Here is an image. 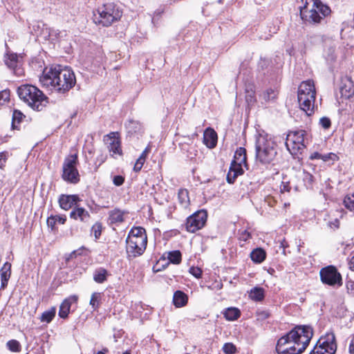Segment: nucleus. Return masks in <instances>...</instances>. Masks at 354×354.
Segmentation results:
<instances>
[{"label":"nucleus","mask_w":354,"mask_h":354,"mask_svg":"<svg viewBox=\"0 0 354 354\" xmlns=\"http://www.w3.org/2000/svg\"><path fill=\"white\" fill-rule=\"evenodd\" d=\"M42 34L44 35L46 39H50L53 35H57L56 30L48 28L46 24H43Z\"/></svg>","instance_id":"nucleus-45"},{"label":"nucleus","mask_w":354,"mask_h":354,"mask_svg":"<svg viewBox=\"0 0 354 354\" xmlns=\"http://www.w3.org/2000/svg\"><path fill=\"white\" fill-rule=\"evenodd\" d=\"M78 157L77 154H71L65 158L62 166V179L71 184H77L80 180L79 171L77 169Z\"/></svg>","instance_id":"nucleus-7"},{"label":"nucleus","mask_w":354,"mask_h":354,"mask_svg":"<svg viewBox=\"0 0 354 354\" xmlns=\"http://www.w3.org/2000/svg\"><path fill=\"white\" fill-rule=\"evenodd\" d=\"M6 346H7V348L12 352L17 353V352L21 351V346L19 342H18L16 339L9 340L7 342Z\"/></svg>","instance_id":"nucleus-36"},{"label":"nucleus","mask_w":354,"mask_h":354,"mask_svg":"<svg viewBox=\"0 0 354 354\" xmlns=\"http://www.w3.org/2000/svg\"><path fill=\"white\" fill-rule=\"evenodd\" d=\"M26 116L23 112H12L11 129L12 130H19L20 124L24 121Z\"/></svg>","instance_id":"nucleus-30"},{"label":"nucleus","mask_w":354,"mask_h":354,"mask_svg":"<svg viewBox=\"0 0 354 354\" xmlns=\"http://www.w3.org/2000/svg\"><path fill=\"white\" fill-rule=\"evenodd\" d=\"M324 162H330L333 164L335 161L338 160V156L334 153H328L322 155V159Z\"/></svg>","instance_id":"nucleus-46"},{"label":"nucleus","mask_w":354,"mask_h":354,"mask_svg":"<svg viewBox=\"0 0 354 354\" xmlns=\"http://www.w3.org/2000/svg\"><path fill=\"white\" fill-rule=\"evenodd\" d=\"M313 8L308 12L307 22L312 24L326 22L325 19L330 15L331 10L329 6L324 4L320 0H312Z\"/></svg>","instance_id":"nucleus-8"},{"label":"nucleus","mask_w":354,"mask_h":354,"mask_svg":"<svg viewBox=\"0 0 354 354\" xmlns=\"http://www.w3.org/2000/svg\"><path fill=\"white\" fill-rule=\"evenodd\" d=\"M278 91L272 88H268L263 93V98L266 102L272 101L277 98Z\"/></svg>","instance_id":"nucleus-34"},{"label":"nucleus","mask_w":354,"mask_h":354,"mask_svg":"<svg viewBox=\"0 0 354 354\" xmlns=\"http://www.w3.org/2000/svg\"><path fill=\"white\" fill-rule=\"evenodd\" d=\"M348 349L350 354H354V335L351 340Z\"/></svg>","instance_id":"nucleus-60"},{"label":"nucleus","mask_w":354,"mask_h":354,"mask_svg":"<svg viewBox=\"0 0 354 354\" xmlns=\"http://www.w3.org/2000/svg\"><path fill=\"white\" fill-rule=\"evenodd\" d=\"M266 257V252L263 249L261 248L253 250L250 253V258L252 261L256 263H262L265 260Z\"/></svg>","instance_id":"nucleus-27"},{"label":"nucleus","mask_w":354,"mask_h":354,"mask_svg":"<svg viewBox=\"0 0 354 354\" xmlns=\"http://www.w3.org/2000/svg\"><path fill=\"white\" fill-rule=\"evenodd\" d=\"M350 266L351 268H352L354 270V256L351 258L350 261Z\"/></svg>","instance_id":"nucleus-63"},{"label":"nucleus","mask_w":354,"mask_h":354,"mask_svg":"<svg viewBox=\"0 0 354 354\" xmlns=\"http://www.w3.org/2000/svg\"><path fill=\"white\" fill-rule=\"evenodd\" d=\"M145 159H143L142 157H139L135 165H134V167H133V171H136V172H138L141 170L145 162Z\"/></svg>","instance_id":"nucleus-49"},{"label":"nucleus","mask_w":354,"mask_h":354,"mask_svg":"<svg viewBox=\"0 0 354 354\" xmlns=\"http://www.w3.org/2000/svg\"><path fill=\"white\" fill-rule=\"evenodd\" d=\"M127 253L129 257H136L140 256L145 252L147 244V236H129L126 239Z\"/></svg>","instance_id":"nucleus-9"},{"label":"nucleus","mask_w":354,"mask_h":354,"mask_svg":"<svg viewBox=\"0 0 354 354\" xmlns=\"http://www.w3.org/2000/svg\"><path fill=\"white\" fill-rule=\"evenodd\" d=\"M100 299H101V293L93 292L91 295V298L90 300V305H91L94 309L97 308L100 306Z\"/></svg>","instance_id":"nucleus-40"},{"label":"nucleus","mask_w":354,"mask_h":354,"mask_svg":"<svg viewBox=\"0 0 354 354\" xmlns=\"http://www.w3.org/2000/svg\"><path fill=\"white\" fill-rule=\"evenodd\" d=\"M256 159L262 165H274L277 150V145L265 136L259 135L255 142Z\"/></svg>","instance_id":"nucleus-5"},{"label":"nucleus","mask_w":354,"mask_h":354,"mask_svg":"<svg viewBox=\"0 0 354 354\" xmlns=\"http://www.w3.org/2000/svg\"><path fill=\"white\" fill-rule=\"evenodd\" d=\"M1 100L4 102L10 100V91L8 89H6L0 92V100Z\"/></svg>","instance_id":"nucleus-54"},{"label":"nucleus","mask_w":354,"mask_h":354,"mask_svg":"<svg viewBox=\"0 0 354 354\" xmlns=\"http://www.w3.org/2000/svg\"><path fill=\"white\" fill-rule=\"evenodd\" d=\"M320 279L324 284L330 286H341L342 279L340 273L334 266H328L320 270Z\"/></svg>","instance_id":"nucleus-10"},{"label":"nucleus","mask_w":354,"mask_h":354,"mask_svg":"<svg viewBox=\"0 0 354 354\" xmlns=\"http://www.w3.org/2000/svg\"><path fill=\"white\" fill-rule=\"evenodd\" d=\"M223 314L227 321H235L240 317L241 311L237 308L229 307L225 309Z\"/></svg>","instance_id":"nucleus-25"},{"label":"nucleus","mask_w":354,"mask_h":354,"mask_svg":"<svg viewBox=\"0 0 354 354\" xmlns=\"http://www.w3.org/2000/svg\"><path fill=\"white\" fill-rule=\"evenodd\" d=\"M308 96V97L315 98L316 91L314 82L312 80L304 81L301 83L298 88V94Z\"/></svg>","instance_id":"nucleus-18"},{"label":"nucleus","mask_w":354,"mask_h":354,"mask_svg":"<svg viewBox=\"0 0 354 354\" xmlns=\"http://www.w3.org/2000/svg\"><path fill=\"white\" fill-rule=\"evenodd\" d=\"M78 297L76 295H72L65 299L59 307V316L62 319L68 317L70 310L73 304H76Z\"/></svg>","instance_id":"nucleus-17"},{"label":"nucleus","mask_w":354,"mask_h":354,"mask_svg":"<svg viewBox=\"0 0 354 354\" xmlns=\"http://www.w3.org/2000/svg\"><path fill=\"white\" fill-rule=\"evenodd\" d=\"M8 153L3 151L0 153V168H3L8 158Z\"/></svg>","instance_id":"nucleus-55"},{"label":"nucleus","mask_w":354,"mask_h":354,"mask_svg":"<svg viewBox=\"0 0 354 354\" xmlns=\"http://www.w3.org/2000/svg\"><path fill=\"white\" fill-rule=\"evenodd\" d=\"M70 217L75 220H80L82 222L86 223L89 221L91 215L84 208L76 205L70 213Z\"/></svg>","instance_id":"nucleus-20"},{"label":"nucleus","mask_w":354,"mask_h":354,"mask_svg":"<svg viewBox=\"0 0 354 354\" xmlns=\"http://www.w3.org/2000/svg\"><path fill=\"white\" fill-rule=\"evenodd\" d=\"M287 136L297 141V144H306V131L304 130L290 131Z\"/></svg>","instance_id":"nucleus-29"},{"label":"nucleus","mask_w":354,"mask_h":354,"mask_svg":"<svg viewBox=\"0 0 354 354\" xmlns=\"http://www.w3.org/2000/svg\"><path fill=\"white\" fill-rule=\"evenodd\" d=\"M339 92L342 97L349 99L354 95V83L351 77H342L339 85Z\"/></svg>","instance_id":"nucleus-14"},{"label":"nucleus","mask_w":354,"mask_h":354,"mask_svg":"<svg viewBox=\"0 0 354 354\" xmlns=\"http://www.w3.org/2000/svg\"><path fill=\"white\" fill-rule=\"evenodd\" d=\"M75 255H76V251H73V252H72L69 254L68 257H67V258L66 259V261H69V259H72V258H73L74 257H75Z\"/></svg>","instance_id":"nucleus-62"},{"label":"nucleus","mask_w":354,"mask_h":354,"mask_svg":"<svg viewBox=\"0 0 354 354\" xmlns=\"http://www.w3.org/2000/svg\"><path fill=\"white\" fill-rule=\"evenodd\" d=\"M109 275L111 274L107 270L100 267L94 270L93 280L97 283H103L107 280Z\"/></svg>","instance_id":"nucleus-24"},{"label":"nucleus","mask_w":354,"mask_h":354,"mask_svg":"<svg viewBox=\"0 0 354 354\" xmlns=\"http://www.w3.org/2000/svg\"><path fill=\"white\" fill-rule=\"evenodd\" d=\"M319 124L324 129H328L331 126V121L328 117H322L319 120Z\"/></svg>","instance_id":"nucleus-47"},{"label":"nucleus","mask_w":354,"mask_h":354,"mask_svg":"<svg viewBox=\"0 0 354 354\" xmlns=\"http://www.w3.org/2000/svg\"><path fill=\"white\" fill-rule=\"evenodd\" d=\"M313 335L310 326H296L279 339L276 346L278 354H299L305 351Z\"/></svg>","instance_id":"nucleus-1"},{"label":"nucleus","mask_w":354,"mask_h":354,"mask_svg":"<svg viewBox=\"0 0 354 354\" xmlns=\"http://www.w3.org/2000/svg\"><path fill=\"white\" fill-rule=\"evenodd\" d=\"M56 308H51L50 310L44 311L41 316V322L50 323L55 316Z\"/></svg>","instance_id":"nucleus-33"},{"label":"nucleus","mask_w":354,"mask_h":354,"mask_svg":"<svg viewBox=\"0 0 354 354\" xmlns=\"http://www.w3.org/2000/svg\"><path fill=\"white\" fill-rule=\"evenodd\" d=\"M301 2L304 3V6L300 7V16L303 20L307 21L308 19L306 17H307L308 12L309 11L307 10L308 2V0H301Z\"/></svg>","instance_id":"nucleus-44"},{"label":"nucleus","mask_w":354,"mask_h":354,"mask_svg":"<svg viewBox=\"0 0 354 354\" xmlns=\"http://www.w3.org/2000/svg\"><path fill=\"white\" fill-rule=\"evenodd\" d=\"M251 238V234L246 230L239 232V239L240 241H247Z\"/></svg>","instance_id":"nucleus-48"},{"label":"nucleus","mask_w":354,"mask_h":354,"mask_svg":"<svg viewBox=\"0 0 354 354\" xmlns=\"http://www.w3.org/2000/svg\"><path fill=\"white\" fill-rule=\"evenodd\" d=\"M167 259L169 263L179 264L182 261V254L179 250H173L167 252Z\"/></svg>","instance_id":"nucleus-32"},{"label":"nucleus","mask_w":354,"mask_h":354,"mask_svg":"<svg viewBox=\"0 0 354 354\" xmlns=\"http://www.w3.org/2000/svg\"><path fill=\"white\" fill-rule=\"evenodd\" d=\"M178 200L181 205L187 206L189 203L188 192L185 189H181L178 192Z\"/></svg>","instance_id":"nucleus-39"},{"label":"nucleus","mask_w":354,"mask_h":354,"mask_svg":"<svg viewBox=\"0 0 354 354\" xmlns=\"http://www.w3.org/2000/svg\"><path fill=\"white\" fill-rule=\"evenodd\" d=\"M344 205L346 209L354 212V194L351 196L347 195L344 198Z\"/></svg>","instance_id":"nucleus-38"},{"label":"nucleus","mask_w":354,"mask_h":354,"mask_svg":"<svg viewBox=\"0 0 354 354\" xmlns=\"http://www.w3.org/2000/svg\"><path fill=\"white\" fill-rule=\"evenodd\" d=\"M322 155L319 152H314L310 156V160H315V159H322Z\"/></svg>","instance_id":"nucleus-61"},{"label":"nucleus","mask_w":354,"mask_h":354,"mask_svg":"<svg viewBox=\"0 0 354 354\" xmlns=\"http://www.w3.org/2000/svg\"><path fill=\"white\" fill-rule=\"evenodd\" d=\"M111 139V142L109 146V150L111 153H112L111 156L114 155H122V151L120 147V141L115 138H110Z\"/></svg>","instance_id":"nucleus-31"},{"label":"nucleus","mask_w":354,"mask_h":354,"mask_svg":"<svg viewBox=\"0 0 354 354\" xmlns=\"http://www.w3.org/2000/svg\"><path fill=\"white\" fill-rule=\"evenodd\" d=\"M189 273L197 279H200L202 277V270L198 267H191L189 268Z\"/></svg>","instance_id":"nucleus-50"},{"label":"nucleus","mask_w":354,"mask_h":354,"mask_svg":"<svg viewBox=\"0 0 354 354\" xmlns=\"http://www.w3.org/2000/svg\"><path fill=\"white\" fill-rule=\"evenodd\" d=\"M122 16V11L119 6L113 2H108L99 6L93 12V20L97 25L109 27L115 21H119Z\"/></svg>","instance_id":"nucleus-3"},{"label":"nucleus","mask_w":354,"mask_h":354,"mask_svg":"<svg viewBox=\"0 0 354 354\" xmlns=\"http://www.w3.org/2000/svg\"><path fill=\"white\" fill-rule=\"evenodd\" d=\"M57 223V217L51 215L47 218V225L52 231L55 230V224Z\"/></svg>","instance_id":"nucleus-52"},{"label":"nucleus","mask_w":354,"mask_h":354,"mask_svg":"<svg viewBox=\"0 0 354 354\" xmlns=\"http://www.w3.org/2000/svg\"><path fill=\"white\" fill-rule=\"evenodd\" d=\"M39 80L44 86H51V89L62 95L67 93L76 83L73 70L68 67L62 68L60 65L51 67L48 71L44 72Z\"/></svg>","instance_id":"nucleus-2"},{"label":"nucleus","mask_w":354,"mask_h":354,"mask_svg":"<svg viewBox=\"0 0 354 354\" xmlns=\"http://www.w3.org/2000/svg\"><path fill=\"white\" fill-rule=\"evenodd\" d=\"M286 146L289 152L294 156L301 155L306 147V144H297V142L287 136Z\"/></svg>","instance_id":"nucleus-16"},{"label":"nucleus","mask_w":354,"mask_h":354,"mask_svg":"<svg viewBox=\"0 0 354 354\" xmlns=\"http://www.w3.org/2000/svg\"><path fill=\"white\" fill-rule=\"evenodd\" d=\"M8 281V279L1 278V289L3 290L7 287Z\"/></svg>","instance_id":"nucleus-59"},{"label":"nucleus","mask_w":354,"mask_h":354,"mask_svg":"<svg viewBox=\"0 0 354 354\" xmlns=\"http://www.w3.org/2000/svg\"><path fill=\"white\" fill-rule=\"evenodd\" d=\"M243 165L248 169L246 149L241 147L236 149L227 174L226 180L229 184H233L236 178L243 174Z\"/></svg>","instance_id":"nucleus-6"},{"label":"nucleus","mask_w":354,"mask_h":354,"mask_svg":"<svg viewBox=\"0 0 354 354\" xmlns=\"http://www.w3.org/2000/svg\"><path fill=\"white\" fill-rule=\"evenodd\" d=\"M290 187L289 185V183H283V184L281 185V192H290Z\"/></svg>","instance_id":"nucleus-58"},{"label":"nucleus","mask_w":354,"mask_h":354,"mask_svg":"<svg viewBox=\"0 0 354 354\" xmlns=\"http://www.w3.org/2000/svg\"><path fill=\"white\" fill-rule=\"evenodd\" d=\"M223 351L225 354H234L236 353V348L234 344L227 342L223 345Z\"/></svg>","instance_id":"nucleus-43"},{"label":"nucleus","mask_w":354,"mask_h":354,"mask_svg":"<svg viewBox=\"0 0 354 354\" xmlns=\"http://www.w3.org/2000/svg\"><path fill=\"white\" fill-rule=\"evenodd\" d=\"M207 214L205 210H199L189 216L185 224L187 232L194 233L201 229L207 221Z\"/></svg>","instance_id":"nucleus-11"},{"label":"nucleus","mask_w":354,"mask_h":354,"mask_svg":"<svg viewBox=\"0 0 354 354\" xmlns=\"http://www.w3.org/2000/svg\"><path fill=\"white\" fill-rule=\"evenodd\" d=\"M257 315L259 319L263 320L268 318L270 315V313L268 310H258Z\"/></svg>","instance_id":"nucleus-53"},{"label":"nucleus","mask_w":354,"mask_h":354,"mask_svg":"<svg viewBox=\"0 0 354 354\" xmlns=\"http://www.w3.org/2000/svg\"><path fill=\"white\" fill-rule=\"evenodd\" d=\"M18 96L32 109L39 111L40 106H45L48 98L37 87L32 84H22L17 88Z\"/></svg>","instance_id":"nucleus-4"},{"label":"nucleus","mask_w":354,"mask_h":354,"mask_svg":"<svg viewBox=\"0 0 354 354\" xmlns=\"http://www.w3.org/2000/svg\"><path fill=\"white\" fill-rule=\"evenodd\" d=\"M11 263L6 262L0 270L1 278L10 279L11 276Z\"/></svg>","instance_id":"nucleus-35"},{"label":"nucleus","mask_w":354,"mask_h":354,"mask_svg":"<svg viewBox=\"0 0 354 354\" xmlns=\"http://www.w3.org/2000/svg\"><path fill=\"white\" fill-rule=\"evenodd\" d=\"M216 132L211 127L207 128L203 133V143L209 148L213 149L217 144Z\"/></svg>","instance_id":"nucleus-19"},{"label":"nucleus","mask_w":354,"mask_h":354,"mask_svg":"<svg viewBox=\"0 0 354 354\" xmlns=\"http://www.w3.org/2000/svg\"><path fill=\"white\" fill-rule=\"evenodd\" d=\"M124 212L115 208L109 213V222L110 224H118L124 221Z\"/></svg>","instance_id":"nucleus-23"},{"label":"nucleus","mask_w":354,"mask_h":354,"mask_svg":"<svg viewBox=\"0 0 354 354\" xmlns=\"http://www.w3.org/2000/svg\"><path fill=\"white\" fill-rule=\"evenodd\" d=\"M4 62L16 76L21 77L24 75L22 62L19 60L18 54L7 51L4 55Z\"/></svg>","instance_id":"nucleus-12"},{"label":"nucleus","mask_w":354,"mask_h":354,"mask_svg":"<svg viewBox=\"0 0 354 354\" xmlns=\"http://www.w3.org/2000/svg\"><path fill=\"white\" fill-rule=\"evenodd\" d=\"M315 346L323 347L326 351L335 354L337 343L335 334L332 331H330L327 332L324 335H322L317 342Z\"/></svg>","instance_id":"nucleus-13"},{"label":"nucleus","mask_w":354,"mask_h":354,"mask_svg":"<svg viewBox=\"0 0 354 354\" xmlns=\"http://www.w3.org/2000/svg\"><path fill=\"white\" fill-rule=\"evenodd\" d=\"M250 298L255 301H261L265 298V290L262 287H254L249 293Z\"/></svg>","instance_id":"nucleus-26"},{"label":"nucleus","mask_w":354,"mask_h":354,"mask_svg":"<svg viewBox=\"0 0 354 354\" xmlns=\"http://www.w3.org/2000/svg\"><path fill=\"white\" fill-rule=\"evenodd\" d=\"M188 301L187 295L181 290H176L173 297V304L176 308L185 306Z\"/></svg>","instance_id":"nucleus-22"},{"label":"nucleus","mask_w":354,"mask_h":354,"mask_svg":"<svg viewBox=\"0 0 354 354\" xmlns=\"http://www.w3.org/2000/svg\"><path fill=\"white\" fill-rule=\"evenodd\" d=\"M102 225L100 222L95 223L91 227V232L93 233L95 239H98L102 234Z\"/></svg>","instance_id":"nucleus-41"},{"label":"nucleus","mask_w":354,"mask_h":354,"mask_svg":"<svg viewBox=\"0 0 354 354\" xmlns=\"http://www.w3.org/2000/svg\"><path fill=\"white\" fill-rule=\"evenodd\" d=\"M54 217H57V222L60 224H64L66 221V216L55 215Z\"/></svg>","instance_id":"nucleus-57"},{"label":"nucleus","mask_w":354,"mask_h":354,"mask_svg":"<svg viewBox=\"0 0 354 354\" xmlns=\"http://www.w3.org/2000/svg\"><path fill=\"white\" fill-rule=\"evenodd\" d=\"M106 352H108V350L104 348L102 351H98L96 354H105Z\"/></svg>","instance_id":"nucleus-64"},{"label":"nucleus","mask_w":354,"mask_h":354,"mask_svg":"<svg viewBox=\"0 0 354 354\" xmlns=\"http://www.w3.org/2000/svg\"><path fill=\"white\" fill-rule=\"evenodd\" d=\"M125 125L127 128L130 129L134 132L139 131L140 129V124L138 121H136L133 119H129L125 123Z\"/></svg>","instance_id":"nucleus-42"},{"label":"nucleus","mask_w":354,"mask_h":354,"mask_svg":"<svg viewBox=\"0 0 354 354\" xmlns=\"http://www.w3.org/2000/svg\"><path fill=\"white\" fill-rule=\"evenodd\" d=\"M151 151V148L149 146L147 147L145 150L142 152V153L140 154V156L139 157H142L143 159H145L147 158L149 153Z\"/></svg>","instance_id":"nucleus-56"},{"label":"nucleus","mask_w":354,"mask_h":354,"mask_svg":"<svg viewBox=\"0 0 354 354\" xmlns=\"http://www.w3.org/2000/svg\"><path fill=\"white\" fill-rule=\"evenodd\" d=\"M297 95L298 102L301 111H314L317 109V106L315 105V98L308 97V96Z\"/></svg>","instance_id":"nucleus-21"},{"label":"nucleus","mask_w":354,"mask_h":354,"mask_svg":"<svg viewBox=\"0 0 354 354\" xmlns=\"http://www.w3.org/2000/svg\"><path fill=\"white\" fill-rule=\"evenodd\" d=\"M142 235H143L144 236H147L145 230L142 227H133L130 230L127 237H129V236H131V237L132 236H133V237L139 236L140 237Z\"/></svg>","instance_id":"nucleus-37"},{"label":"nucleus","mask_w":354,"mask_h":354,"mask_svg":"<svg viewBox=\"0 0 354 354\" xmlns=\"http://www.w3.org/2000/svg\"><path fill=\"white\" fill-rule=\"evenodd\" d=\"M299 178L301 179L306 189H313L315 178L311 174L306 171V170H303V171L299 175Z\"/></svg>","instance_id":"nucleus-28"},{"label":"nucleus","mask_w":354,"mask_h":354,"mask_svg":"<svg viewBox=\"0 0 354 354\" xmlns=\"http://www.w3.org/2000/svg\"><path fill=\"white\" fill-rule=\"evenodd\" d=\"M124 183V177L121 175H116L113 177V183L115 186H121Z\"/></svg>","instance_id":"nucleus-51"},{"label":"nucleus","mask_w":354,"mask_h":354,"mask_svg":"<svg viewBox=\"0 0 354 354\" xmlns=\"http://www.w3.org/2000/svg\"><path fill=\"white\" fill-rule=\"evenodd\" d=\"M81 201L77 194H61L58 198L59 207L64 210H68L77 205Z\"/></svg>","instance_id":"nucleus-15"}]
</instances>
